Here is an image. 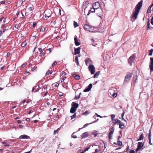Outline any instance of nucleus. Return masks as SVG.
<instances>
[{
  "label": "nucleus",
  "mask_w": 153,
  "mask_h": 153,
  "mask_svg": "<svg viewBox=\"0 0 153 153\" xmlns=\"http://www.w3.org/2000/svg\"><path fill=\"white\" fill-rule=\"evenodd\" d=\"M143 4L142 1H141L138 3L135 7V10L133 12L132 16L131 17V20L133 19L134 20L137 18L138 13L141 9Z\"/></svg>",
  "instance_id": "f257e3e1"
},
{
  "label": "nucleus",
  "mask_w": 153,
  "mask_h": 153,
  "mask_svg": "<svg viewBox=\"0 0 153 153\" xmlns=\"http://www.w3.org/2000/svg\"><path fill=\"white\" fill-rule=\"evenodd\" d=\"M132 76V74L129 72H127L125 77L124 82L127 83L129 82Z\"/></svg>",
  "instance_id": "f03ea898"
},
{
  "label": "nucleus",
  "mask_w": 153,
  "mask_h": 153,
  "mask_svg": "<svg viewBox=\"0 0 153 153\" xmlns=\"http://www.w3.org/2000/svg\"><path fill=\"white\" fill-rule=\"evenodd\" d=\"M88 69L92 74H94L95 72V68L93 65H90L89 66Z\"/></svg>",
  "instance_id": "7ed1b4c3"
},
{
  "label": "nucleus",
  "mask_w": 153,
  "mask_h": 153,
  "mask_svg": "<svg viewBox=\"0 0 153 153\" xmlns=\"http://www.w3.org/2000/svg\"><path fill=\"white\" fill-rule=\"evenodd\" d=\"M143 144L141 142H138L137 144V147L136 149V151L137 152L140 149L142 150L143 148Z\"/></svg>",
  "instance_id": "20e7f679"
},
{
  "label": "nucleus",
  "mask_w": 153,
  "mask_h": 153,
  "mask_svg": "<svg viewBox=\"0 0 153 153\" xmlns=\"http://www.w3.org/2000/svg\"><path fill=\"white\" fill-rule=\"evenodd\" d=\"M135 56L133 54L128 59V63L130 65H131L133 62L135 58Z\"/></svg>",
  "instance_id": "39448f33"
},
{
  "label": "nucleus",
  "mask_w": 153,
  "mask_h": 153,
  "mask_svg": "<svg viewBox=\"0 0 153 153\" xmlns=\"http://www.w3.org/2000/svg\"><path fill=\"white\" fill-rule=\"evenodd\" d=\"M51 15V11L49 10L46 11V13L45 15V18L48 19Z\"/></svg>",
  "instance_id": "423d86ee"
},
{
  "label": "nucleus",
  "mask_w": 153,
  "mask_h": 153,
  "mask_svg": "<svg viewBox=\"0 0 153 153\" xmlns=\"http://www.w3.org/2000/svg\"><path fill=\"white\" fill-rule=\"evenodd\" d=\"M92 87V84H90L88 86V88L85 89H84L83 91L84 92H88L89 91H90Z\"/></svg>",
  "instance_id": "0eeeda50"
},
{
  "label": "nucleus",
  "mask_w": 153,
  "mask_h": 153,
  "mask_svg": "<svg viewBox=\"0 0 153 153\" xmlns=\"http://www.w3.org/2000/svg\"><path fill=\"white\" fill-rule=\"evenodd\" d=\"M114 131V128L113 127L110 130V132L109 133L108 138L109 139H111V135L113 134Z\"/></svg>",
  "instance_id": "6e6552de"
},
{
  "label": "nucleus",
  "mask_w": 153,
  "mask_h": 153,
  "mask_svg": "<svg viewBox=\"0 0 153 153\" xmlns=\"http://www.w3.org/2000/svg\"><path fill=\"white\" fill-rule=\"evenodd\" d=\"M72 104H73L72 105V107L76 110L77 108L79 107V104L75 102H72Z\"/></svg>",
  "instance_id": "1a4fd4ad"
},
{
  "label": "nucleus",
  "mask_w": 153,
  "mask_h": 153,
  "mask_svg": "<svg viewBox=\"0 0 153 153\" xmlns=\"http://www.w3.org/2000/svg\"><path fill=\"white\" fill-rule=\"evenodd\" d=\"M77 38V36H75L74 38V43L76 46H79L80 45V43L78 41Z\"/></svg>",
  "instance_id": "9d476101"
},
{
  "label": "nucleus",
  "mask_w": 153,
  "mask_h": 153,
  "mask_svg": "<svg viewBox=\"0 0 153 153\" xmlns=\"http://www.w3.org/2000/svg\"><path fill=\"white\" fill-rule=\"evenodd\" d=\"M88 136V132H85L83 133L81 135V137L82 138H84L87 137Z\"/></svg>",
  "instance_id": "9b49d317"
},
{
  "label": "nucleus",
  "mask_w": 153,
  "mask_h": 153,
  "mask_svg": "<svg viewBox=\"0 0 153 153\" xmlns=\"http://www.w3.org/2000/svg\"><path fill=\"white\" fill-rule=\"evenodd\" d=\"M80 47H78L77 48H74V54L76 55L79 54L80 52Z\"/></svg>",
  "instance_id": "f8f14e48"
},
{
  "label": "nucleus",
  "mask_w": 153,
  "mask_h": 153,
  "mask_svg": "<svg viewBox=\"0 0 153 153\" xmlns=\"http://www.w3.org/2000/svg\"><path fill=\"white\" fill-rule=\"evenodd\" d=\"M29 138H30L29 136L26 135L25 134H24V135H21L19 137V138L20 139H29Z\"/></svg>",
  "instance_id": "ddd939ff"
},
{
  "label": "nucleus",
  "mask_w": 153,
  "mask_h": 153,
  "mask_svg": "<svg viewBox=\"0 0 153 153\" xmlns=\"http://www.w3.org/2000/svg\"><path fill=\"white\" fill-rule=\"evenodd\" d=\"M39 88V85L34 86L32 90V91L33 92L38 91H39L38 88Z\"/></svg>",
  "instance_id": "4468645a"
},
{
  "label": "nucleus",
  "mask_w": 153,
  "mask_h": 153,
  "mask_svg": "<svg viewBox=\"0 0 153 153\" xmlns=\"http://www.w3.org/2000/svg\"><path fill=\"white\" fill-rule=\"evenodd\" d=\"M100 4L98 2H96L93 4V6L95 7L96 8H98L100 6Z\"/></svg>",
  "instance_id": "2eb2a0df"
},
{
  "label": "nucleus",
  "mask_w": 153,
  "mask_h": 153,
  "mask_svg": "<svg viewBox=\"0 0 153 153\" xmlns=\"http://www.w3.org/2000/svg\"><path fill=\"white\" fill-rule=\"evenodd\" d=\"M34 6L32 4H31V5L28 8V10L29 12H31L32 10H34Z\"/></svg>",
  "instance_id": "dca6fc26"
},
{
  "label": "nucleus",
  "mask_w": 153,
  "mask_h": 153,
  "mask_svg": "<svg viewBox=\"0 0 153 153\" xmlns=\"http://www.w3.org/2000/svg\"><path fill=\"white\" fill-rule=\"evenodd\" d=\"M73 76L76 80H79L80 79V76L78 75L74 74L73 75Z\"/></svg>",
  "instance_id": "f3484780"
},
{
  "label": "nucleus",
  "mask_w": 153,
  "mask_h": 153,
  "mask_svg": "<svg viewBox=\"0 0 153 153\" xmlns=\"http://www.w3.org/2000/svg\"><path fill=\"white\" fill-rule=\"evenodd\" d=\"M90 27V26L87 24L84 25V28L87 31L89 30Z\"/></svg>",
  "instance_id": "a211bd4d"
},
{
  "label": "nucleus",
  "mask_w": 153,
  "mask_h": 153,
  "mask_svg": "<svg viewBox=\"0 0 153 153\" xmlns=\"http://www.w3.org/2000/svg\"><path fill=\"white\" fill-rule=\"evenodd\" d=\"M95 9L94 8H91L90 10L89 11V12L87 14V15L88 16L91 13H93L95 12Z\"/></svg>",
  "instance_id": "6ab92c4d"
},
{
  "label": "nucleus",
  "mask_w": 153,
  "mask_h": 153,
  "mask_svg": "<svg viewBox=\"0 0 153 153\" xmlns=\"http://www.w3.org/2000/svg\"><path fill=\"white\" fill-rule=\"evenodd\" d=\"M75 61L77 65H79V62L77 56H76L75 59Z\"/></svg>",
  "instance_id": "aec40b11"
},
{
  "label": "nucleus",
  "mask_w": 153,
  "mask_h": 153,
  "mask_svg": "<svg viewBox=\"0 0 153 153\" xmlns=\"http://www.w3.org/2000/svg\"><path fill=\"white\" fill-rule=\"evenodd\" d=\"M119 128L122 129H123L125 128V125L123 124V123H121L119 124Z\"/></svg>",
  "instance_id": "412c9836"
},
{
  "label": "nucleus",
  "mask_w": 153,
  "mask_h": 153,
  "mask_svg": "<svg viewBox=\"0 0 153 153\" xmlns=\"http://www.w3.org/2000/svg\"><path fill=\"white\" fill-rule=\"evenodd\" d=\"M27 43L26 42V40H25L21 44V47H25L26 45H27Z\"/></svg>",
  "instance_id": "4be33fe9"
},
{
  "label": "nucleus",
  "mask_w": 153,
  "mask_h": 153,
  "mask_svg": "<svg viewBox=\"0 0 153 153\" xmlns=\"http://www.w3.org/2000/svg\"><path fill=\"white\" fill-rule=\"evenodd\" d=\"M76 111V110L75 109L71 107L70 110V112L71 113H74Z\"/></svg>",
  "instance_id": "5701e85b"
},
{
  "label": "nucleus",
  "mask_w": 153,
  "mask_h": 153,
  "mask_svg": "<svg viewBox=\"0 0 153 153\" xmlns=\"http://www.w3.org/2000/svg\"><path fill=\"white\" fill-rule=\"evenodd\" d=\"M100 74V71H97L94 75V78L97 77Z\"/></svg>",
  "instance_id": "b1692460"
},
{
  "label": "nucleus",
  "mask_w": 153,
  "mask_h": 153,
  "mask_svg": "<svg viewBox=\"0 0 153 153\" xmlns=\"http://www.w3.org/2000/svg\"><path fill=\"white\" fill-rule=\"evenodd\" d=\"M144 136L143 134H141L140 135L139 138L138 139L137 141L143 139Z\"/></svg>",
  "instance_id": "393cba45"
},
{
  "label": "nucleus",
  "mask_w": 153,
  "mask_h": 153,
  "mask_svg": "<svg viewBox=\"0 0 153 153\" xmlns=\"http://www.w3.org/2000/svg\"><path fill=\"white\" fill-rule=\"evenodd\" d=\"M48 86V85H43V88L44 92H45V91H47V87Z\"/></svg>",
  "instance_id": "a878e982"
},
{
  "label": "nucleus",
  "mask_w": 153,
  "mask_h": 153,
  "mask_svg": "<svg viewBox=\"0 0 153 153\" xmlns=\"http://www.w3.org/2000/svg\"><path fill=\"white\" fill-rule=\"evenodd\" d=\"M114 125H118L119 123L120 124L121 123V121L120 120H117V121L113 122Z\"/></svg>",
  "instance_id": "bb28decb"
},
{
  "label": "nucleus",
  "mask_w": 153,
  "mask_h": 153,
  "mask_svg": "<svg viewBox=\"0 0 153 153\" xmlns=\"http://www.w3.org/2000/svg\"><path fill=\"white\" fill-rule=\"evenodd\" d=\"M90 113V111H86L82 114L84 115L87 116Z\"/></svg>",
  "instance_id": "cd10ccee"
},
{
  "label": "nucleus",
  "mask_w": 153,
  "mask_h": 153,
  "mask_svg": "<svg viewBox=\"0 0 153 153\" xmlns=\"http://www.w3.org/2000/svg\"><path fill=\"white\" fill-rule=\"evenodd\" d=\"M94 27H91L90 26V27L89 28V30H88V31H89L90 32H93L94 31Z\"/></svg>",
  "instance_id": "c85d7f7f"
},
{
  "label": "nucleus",
  "mask_w": 153,
  "mask_h": 153,
  "mask_svg": "<svg viewBox=\"0 0 153 153\" xmlns=\"http://www.w3.org/2000/svg\"><path fill=\"white\" fill-rule=\"evenodd\" d=\"M150 23L149 22V21H148L147 23V28H146L147 30H148V29H150Z\"/></svg>",
  "instance_id": "c756f323"
},
{
  "label": "nucleus",
  "mask_w": 153,
  "mask_h": 153,
  "mask_svg": "<svg viewBox=\"0 0 153 153\" xmlns=\"http://www.w3.org/2000/svg\"><path fill=\"white\" fill-rule=\"evenodd\" d=\"M149 68L150 69V72L153 71V65L150 64L149 65Z\"/></svg>",
  "instance_id": "7c9ffc66"
},
{
  "label": "nucleus",
  "mask_w": 153,
  "mask_h": 153,
  "mask_svg": "<svg viewBox=\"0 0 153 153\" xmlns=\"http://www.w3.org/2000/svg\"><path fill=\"white\" fill-rule=\"evenodd\" d=\"M90 61V60L89 59H85V63L87 66H88V63Z\"/></svg>",
  "instance_id": "2f4dec72"
},
{
  "label": "nucleus",
  "mask_w": 153,
  "mask_h": 153,
  "mask_svg": "<svg viewBox=\"0 0 153 153\" xmlns=\"http://www.w3.org/2000/svg\"><path fill=\"white\" fill-rule=\"evenodd\" d=\"M76 117V114L75 113L73 115L71 116V119L72 120L74 118H75Z\"/></svg>",
  "instance_id": "473e14b6"
},
{
  "label": "nucleus",
  "mask_w": 153,
  "mask_h": 153,
  "mask_svg": "<svg viewBox=\"0 0 153 153\" xmlns=\"http://www.w3.org/2000/svg\"><path fill=\"white\" fill-rule=\"evenodd\" d=\"M51 71L50 70H48L47 72L46 73V75H49V74H52V73L53 72V71H52L51 72H50Z\"/></svg>",
  "instance_id": "72a5a7b5"
},
{
  "label": "nucleus",
  "mask_w": 153,
  "mask_h": 153,
  "mask_svg": "<svg viewBox=\"0 0 153 153\" xmlns=\"http://www.w3.org/2000/svg\"><path fill=\"white\" fill-rule=\"evenodd\" d=\"M153 52V49H152L151 50H149V56H152V53Z\"/></svg>",
  "instance_id": "f704fd0d"
},
{
  "label": "nucleus",
  "mask_w": 153,
  "mask_h": 153,
  "mask_svg": "<svg viewBox=\"0 0 153 153\" xmlns=\"http://www.w3.org/2000/svg\"><path fill=\"white\" fill-rule=\"evenodd\" d=\"M151 132L150 130L149 131V132L148 134V138L149 139H151Z\"/></svg>",
  "instance_id": "c9c22d12"
},
{
  "label": "nucleus",
  "mask_w": 153,
  "mask_h": 153,
  "mask_svg": "<svg viewBox=\"0 0 153 153\" xmlns=\"http://www.w3.org/2000/svg\"><path fill=\"white\" fill-rule=\"evenodd\" d=\"M74 25L75 27H77L78 26L77 23L75 21L74 22Z\"/></svg>",
  "instance_id": "e433bc0d"
},
{
  "label": "nucleus",
  "mask_w": 153,
  "mask_h": 153,
  "mask_svg": "<svg viewBox=\"0 0 153 153\" xmlns=\"http://www.w3.org/2000/svg\"><path fill=\"white\" fill-rule=\"evenodd\" d=\"M92 134L94 135V137H96L98 133L97 131H94L92 132Z\"/></svg>",
  "instance_id": "4c0bfd02"
},
{
  "label": "nucleus",
  "mask_w": 153,
  "mask_h": 153,
  "mask_svg": "<svg viewBox=\"0 0 153 153\" xmlns=\"http://www.w3.org/2000/svg\"><path fill=\"white\" fill-rule=\"evenodd\" d=\"M45 28L44 27H42L40 29V31L44 32L45 31Z\"/></svg>",
  "instance_id": "58836bf2"
},
{
  "label": "nucleus",
  "mask_w": 153,
  "mask_h": 153,
  "mask_svg": "<svg viewBox=\"0 0 153 153\" xmlns=\"http://www.w3.org/2000/svg\"><path fill=\"white\" fill-rule=\"evenodd\" d=\"M118 144L119 146H121L122 145V143L121 141L118 140Z\"/></svg>",
  "instance_id": "ea45409f"
},
{
  "label": "nucleus",
  "mask_w": 153,
  "mask_h": 153,
  "mask_svg": "<svg viewBox=\"0 0 153 153\" xmlns=\"http://www.w3.org/2000/svg\"><path fill=\"white\" fill-rule=\"evenodd\" d=\"M117 95V93L114 92L113 94H112V96L114 97H116Z\"/></svg>",
  "instance_id": "a19ab883"
},
{
  "label": "nucleus",
  "mask_w": 153,
  "mask_h": 153,
  "mask_svg": "<svg viewBox=\"0 0 153 153\" xmlns=\"http://www.w3.org/2000/svg\"><path fill=\"white\" fill-rule=\"evenodd\" d=\"M57 64V62L56 61H54L53 63L52 64V66L54 67Z\"/></svg>",
  "instance_id": "79ce46f5"
},
{
  "label": "nucleus",
  "mask_w": 153,
  "mask_h": 153,
  "mask_svg": "<svg viewBox=\"0 0 153 153\" xmlns=\"http://www.w3.org/2000/svg\"><path fill=\"white\" fill-rule=\"evenodd\" d=\"M115 117V115L114 114H113L111 115V118L112 120H113Z\"/></svg>",
  "instance_id": "37998d69"
},
{
  "label": "nucleus",
  "mask_w": 153,
  "mask_h": 153,
  "mask_svg": "<svg viewBox=\"0 0 153 153\" xmlns=\"http://www.w3.org/2000/svg\"><path fill=\"white\" fill-rule=\"evenodd\" d=\"M94 122H95L94 121L93 123H89V124H85V125H84L83 126V128H85V127H86L87 126H88V125L90 124H91V123H94Z\"/></svg>",
  "instance_id": "c03bdc74"
},
{
  "label": "nucleus",
  "mask_w": 153,
  "mask_h": 153,
  "mask_svg": "<svg viewBox=\"0 0 153 153\" xmlns=\"http://www.w3.org/2000/svg\"><path fill=\"white\" fill-rule=\"evenodd\" d=\"M150 60H151L150 64L153 65V57L150 58Z\"/></svg>",
  "instance_id": "a18cd8bd"
},
{
  "label": "nucleus",
  "mask_w": 153,
  "mask_h": 153,
  "mask_svg": "<svg viewBox=\"0 0 153 153\" xmlns=\"http://www.w3.org/2000/svg\"><path fill=\"white\" fill-rule=\"evenodd\" d=\"M40 54V56H44V55H45L44 52L43 51H42V52H41Z\"/></svg>",
  "instance_id": "49530a36"
},
{
  "label": "nucleus",
  "mask_w": 153,
  "mask_h": 153,
  "mask_svg": "<svg viewBox=\"0 0 153 153\" xmlns=\"http://www.w3.org/2000/svg\"><path fill=\"white\" fill-rule=\"evenodd\" d=\"M37 68V67H35V66H34V67H33L31 69V70L32 71H35V70H36V69Z\"/></svg>",
  "instance_id": "de8ad7c7"
},
{
  "label": "nucleus",
  "mask_w": 153,
  "mask_h": 153,
  "mask_svg": "<svg viewBox=\"0 0 153 153\" xmlns=\"http://www.w3.org/2000/svg\"><path fill=\"white\" fill-rule=\"evenodd\" d=\"M74 133L72 135V137L74 138H77V136L76 135H74Z\"/></svg>",
  "instance_id": "09e8293b"
},
{
  "label": "nucleus",
  "mask_w": 153,
  "mask_h": 153,
  "mask_svg": "<svg viewBox=\"0 0 153 153\" xmlns=\"http://www.w3.org/2000/svg\"><path fill=\"white\" fill-rule=\"evenodd\" d=\"M90 147H88L85 149L83 151L85 153L86 151H88Z\"/></svg>",
  "instance_id": "8fccbe9b"
},
{
  "label": "nucleus",
  "mask_w": 153,
  "mask_h": 153,
  "mask_svg": "<svg viewBox=\"0 0 153 153\" xmlns=\"http://www.w3.org/2000/svg\"><path fill=\"white\" fill-rule=\"evenodd\" d=\"M66 79V78L65 77H64L63 78H62V79L61 80V82L62 83V82H64V81L65 80V79Z\"/></svg>",
  "instance_id": "3c124183"
},
{
  "label": "nucleus",
  "mask_w": 153,
  "mask_h": 153,
  "mask_svg": "<svg viewBox=\"0 0 153 153\" xmlns=\"http://www.w3.org/2000/svg\"><path fill=\"white\" fill-rule=\"evenodd\" d=\"M151 8H150V7H149L148 9V10H147V12L148 13H151Z\"/></svg>",
  "instance_id": "603ef678"
},
{
  "label": "nucleus",
  "mask_w": 153,
  "mask_h": 153,
  "mask_svg": "<svg viewBox=\"0 0 153 153\" xmlns=\"http://www.w3.org/2000/svg\"><path fill=\"white\" fill-rule=\"evenodd\" d=\"M81 94V93H80L78 97L75 96L74 98L75 99H79L80 97V96Z\"/></svg>",
  "instance_id": "864d4df0"
},
{
  "label": "nucleus",
  "mask_w": 153,
  "mask_h": 153,
  "mask_svg": "<svg viewBox=\"0 0 153 153\" xmlns=\"http://www.w3.org/2000/svg\"><path fill=\"white\" fill-rule=\"evenodd\" d=\"M36 25V23L35 22L33 23V27H35Z\"/></svg>",
  "instance_id": "5fc2aeb1"
},
{
  "label": "nucleus",
  "mask_w": 153,
  "mask_h": 153,
  "mask_svg": "<svg viewBox=\"0 0 153 153\" xmlns=\"http://www.w3.org/2000/svg\"><path fill=\"white\" fill-rule=\"evenodd\" d=\"M66 73L65 72L63 71L62 72V76H65L66 75Z\"/></svg>",
  "instance_id": "6e6d98bb"
},
{
  "label": "nucleus",
  "mask_w": 153,
  "mask_h": 153,
  "mask_svg": "<svg viewBox=\"0 0 153 153\" xmlns=\"http://www.w3.org/2000/svg\"><path fill=\"white\" fill-rule=\"evenodd\" d=\"M45 92V93L44 94V96H45L47 95L48 93V91H45V92Z\"/></svg>",
  "instance_id": "4d7b16f0"
},
{
  "label": "nucleus",
  "mask_w": 153,
  "mask_h": 153,
  "mask_svg": "<svg viewBox=\"0 0 153 153\" xmlns=\"http://www.w3.org/2000/svg\"><path fill=\"white\" fill-rule=\"evenodd\" d=\"M129 149V147L128 146H127V147L126 148V152H128V151Z\"/></svg>",
  "instance_id": "13d9d810"
},
{
  "label": "nucleus",
  "mask_w": 153,
  "mask_h": 153,
  "mask_svg": "<svg viewBox=\"0 0 153 153\" xmlns=\"http://www.w3.org/2000/svg\"><path fill=\"white\" fill-rule=\"evenodd\" d=\"M151 24L153 25V16L151 19Z\"/></svg>",
  "instance_id": "bf43d9fd"
},
{
  "label": "nucleus",
  "mask_w": 153,
  "mask_h": 153,
  "mask_svg": "<svg viewBox=\"0 0 153 153\" xmlns=\"http://www.w3.org/2000/svg\"><path fill=\"white\" fill-rule=\"evenodd\" d=\"M102 28L103 29L102 30L101 29V30H100V32H103L105 31V29L103 27H102ZM101 29H102V28H101Z\"/></svg>",
  "instance_id": "052dcab7"
},
{
  "label": "nucleus",
  "mask_w": 153,
  "mask_h": 153,
  "mask_svg": "<svg viewBox=\"0 0 153 153\" xmlns=\"http://www.w3.org/2000/svg\"><path fill=\"white\" fill-rule=\"evenodd\" d=\"M38 49V50H39V51H40V52H41L42 51V49L41 48H39Z\"/></svg>",
  "instance_id": "680f3d73"
},
{
  "label": "nucleus",
  "mask_w": 153,
  "mask_h": 153,
  "mask_svg": "<svg viewBox=\"0 0 153 153\" xmlns=\"http://www.w3.org/2000/svg\"><path fill=\"white\" fill-rule=\"evenodd\" d=\"M130 153H134V151L133 150H131L130 151Z\"/></svg>",
  "instance_id": "e2e57ef3"
},
{
  "label": "nucleus",
  "mask_w": 153,
  "mask_h": 153,
  "mask_svg": "<svg viewBox=\"0 0 153 153\" xmlns=\"http://www.w3.org/2000/svg\"><path fill=\"white\" fill-rule=\"evenodd\" d=\"M7 30L6 27L4 28L3 29V32H4L5 31Z\"/></svg>",
  "instance_id": "0e129e2a"
},
{
  "label": "nucleus",
  "mask_w": 153,
  "mask_h": 153,
  "mask_svg": "<svg viewBox=\"0 0 153 153\" xmlns=\"http://www.w3.org/2000/svg\"><path fill=\"white\" fill-rule=\"evenodd\" d=\"M26 65V64L25 63L22 64L21 66L22 67V68H24Z\"/></svg>",
  "instance_id": "69168bd1"
},
{
  "label": "nucleus",
  "mask_w": 153,
  "mask_h": 153,
  "mask_svg": "<svg viewBox=\"0 0 153 153\" xmlns=\"http://www.w3.org/2000/svg\"><path fill=\"white\" fill-rule=\"evenodd\" d=\"M26 120L27 121V122L29 121L30 120V119L29 118H26Z\"/></svg>",
  "instance_id": "338daca9"
},
{
  "label": "nucleus",
  "mask_w": 153,
  "mask_h": 153,
  "mask_svg": "<svg viewBox=\"0 0 153 153\" xmlns=\"http://www.w3.org/2000/svg\"><path fill=\"white\" fill-rule=\"evenodd\" d=\"M19 128H23V126L22 125H19Z\"/></svg>",
  "instance_id": "774afa93"
}]
</instances>
